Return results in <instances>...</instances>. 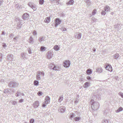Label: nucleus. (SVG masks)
<instances>
[{
  "label": "nucleus",
  "mask_w": 123,
  "mask_h": 123,
  "mask_svg": "<svg viewBox=\"0 0 123 123\" xmlns=\"http://www.w3.org/2000/svg\"><path fill=\"white\" fill-rule=\"evenodd\" d=\"M99 104L98 102H93L92 104L91 107L93 110H97L99 108Z\"/></svg>",
  "instance_id": "f257e3e1"
},
{
  "label": "nucleus",
  "mask_w": 123,
  "mask_h": 123,
  "mask_svg": "<svg viewBox=\"0 0 123 123\" xmlns=\"http://www.w3.org/2000/svg\"><path fill=\"white\" fill-rule=\"evenodd\" d=\"M42 92L40 91L38 92L37 93V94L39 96H41L42 95Z\"/></svg>",
  "instance_id": "8fccbe9b"
},
{
  "label": "nucleus",
  "mask_w": 123,
  "mask_h": 123,
  "mask_svg": "<svg viewBox=\"0 0 123 123\" xmlns=\"http://www.w3.org/2000/svg\"><path fill=\"white\" fill-rule=\"evenodd\" d=\"M21 6H20V5L18 4H16L15 6L16 8L18 9H19L20 8Z\"/></svg>",
  "instance_id": "72a5a7b5"
},
{
  "label": "nucleus",
  "mask_w": 123,
  "mask_h": 123,
  "mask_svg": "<svg viewBox=\"0 0 123 123\" xmlns=\"http://www.w3.org/2000/svg\"><path fill=\"white\" fill-rule=\"evenodd\" d=\"M123 110V108L122 107H120L116 111V112H118L122 111Z\"/></svg>",
  "instance_id": "bb28decb"
},
{
  "label": "nucleus",
  "mask_w": 123,
  "mask_h": 123,
  "mask_svg": "<svg viewBox=\"0 0 123 123\" xmlns=\"http://www.w3.org/2000/svg\"><path fill=\"white\" fill-rule=\"evenodd\" d=\"M2 54L1 53H0V62L1 61L2 59Z\"/></svg>",
  "instance_id": "3c124183"
},
{
  "label": "nucleus",
  "mask_w": 123,
  "mask_h": 123,
  "mask_svg": "<svg viewBox=\"0 0 123 123\" xmlns=\"http://www.w3.org/2000/svg\"><path fill=\"white\" fill-rule=\"evenodd\" d=\"M19 85V84L15 81H11L9 83V87L11 88H14L17 87Z\"/></svg>",
  "instance_id": "f03ea898"
},
{
  "label": "nucleus",
  "mask_w": 123,
  "mask_h": 123,
  "mask_svg": "<svg viewBox=\"0 0 123 123\" xmlns=\"http://www.w3.org/2000/svg\"><path fill=\"white\" fill-rule=\"evenodd\" d=\"M102 71V69L101 67H100L98 68H97L96 70L97 72H98L99 73H101Z\"/></svg>",
  "instance_id": "a878e982"
},
{
  "label": "nucleus",
  "mask_w": 123,
  "mask_h": 123,
  "mask_svg": "<svg viewBox=\"0 0 123 123\" xmlns=\"http://www.w3.org/2000/svg\"><path fill=\"white\" fill-rule=\"evenodd\" d=\"M2 2V1H0V6L1 5Z\"/></svg>",
  "instance_id": "052dcab7"
},
{
  "label": "nucleus",
  "mask_w": 123,
  "mask_h": 123,
  "mask_svg": "<svg viewBox=\"0 0 123 123\" xmlns=\"http://www.w3.org/2000/svg\"><path fill=\"white\" fill-rule=\"evenodd\" d=\"M29 16V15L27 13H25L22 16V18L23 19H25Z\"/></svg>",
  "instance_id": "2eb2a0df"
},
{
  "label": "nucleus",
  "mask_w": 123,
  "mask_h": 123,
  "mask_svg": "<svg viewBox=\"0 0 123 123\" xmlns=\"http://www.w3.org/2000/svg\"><path fill=\"white\" fill-rule=\"evenodd\" d=\"M28 5L34 11H35L37 9V6L36 5L34 4L33 3L31 2H29L28 4Z\"/></svg>",
  "instance_id": "39448f33"
},
{
  "label": "nucleus",
  "mask_w": 123,
  "mask_h": 123,
  "mask_svg": "<svg viewBox=\"0 0 123 123\" xmlns=\"http://www.w3.org/2000/svg\"><path fill=\"white\" fill-rule=\"evenodd\" d=\"M55 26L57 27L58 25L60 24L61 22V20L59 18H56L55 20Z\"/></svg>",
  "instance_id": "1a4fd4ad"
},
{
  "label": "nucleus",
  "mask_w": 123,
  "mask_h": 123,
  "mask_svg": "<svg viewBox=\"0 0 123 123\" xmlns=\"http://www.w3.org/2000/svg\"><path fill=\"white\" fill-rule=\"evenodd\" d=\"M86 79L88 80H91V78L90 76H87L86 77Z\"/></svg>",
  "instance_id": "4d7b16f0"
},
{
  "label": "nucleus",
  "mask_w": 123,
  "mask_h": 123,
  "mask_svg": "<svg viewBox=\"0 0 123 123\" xmlns=\"http://www.w3.org/2000/svg\"><path fill=\"white\" fill-rule=\"evenodd\" d=\"M21 95L24 96V94L23 93L21 92Z\"/></svg>",
  "instance_id": "680f3d73"
},
{
  "label": "nucleus",
  "mask_w": 123,
  "mask_h": 123,
  "mask_svg": "<svg viewBox=\"0 0 123 123\" xmlns=\"http://www.w3.org/2000/svg\"><path fill=\"white\" fill-rule=\"evenodd\" d=\"M22 24H21V23L19 22H18V23L17 25V29H19L22 26Z\"/></svg>",
  "instance_id": "5701e85b"
},
{
  "label": "nucleus",
  "mask_w": 123,
  "mask_h": 123,
  "mask_svg": "<svg viewBox=\"0 0 123 123\" xmlns=\"http://www.w3.org/2000/svg\"><path fill=\"white\" fill-rule=\"evenodd\" d=\"M34 122V120L33 119H31L30 121V123H33Z\"/></svg>",
  "instance_id": "a18cd8bd"
},
{
  "label": "nucleus",
  "mask_w": 123,
  "mask_h": 123,
  "mask_svg": "<svg viewBox=\"0 0 123 123\" xmlns=\"http://www.w3.org/2000/svg\"><path fill=\"white\" fill-rule=\"evenodd\" d=\"M50 18L49 17H46L44 20V22L47 23H49L50 21Z\"/></svg>",
  "instance_id": "6ab92c4d"
},
{
  "label": "nucleus",
  "mask_w": 123,
  "mask_h": 123,
  "mask_svg": "<svg viewBox=\"0 0 123 123\" xmlns=\"http://www.w3.org/2000/svg\"><path fill=\"white\" fill-rule=\"evenodd\" d=\"M45 47L43 46H42L41 47L40 49L42 51H43L45 50Z\"/></svg>",
  "instance_id": "58836bf2"
},
{
  "label": "nucleus",
  "mask_w": 123,
  "mask_h": 123,
  "mask_svg": "<svg viewBox=\"0 0 123 123\" xmlns=\"http://www.w3.org/2000/svg\"><path fill=\"white\" fill-rule=\"evenodd\" d=\"M60 47H59L58 45H55L53 47V49H54L56 51H58L60 49Z\"/></svg>",
  "instance_id": "4be33fe9"
},
{
  "label": "nucleus",
  "mask_w": 123,
  "mask_h": 123,
  "mask_svg": "<svg viewBox=\"0 0 123 123\" xmlns=\"http://www.w3.org/2000/svg\"><path fill=\"white\" fill-rule=\"evenodd\" d=\"M39 103L38 101L34 102L33 104V106L35 108H36L39 106Z\"/></svg>",
  "instance_id": "9b49d317"
},
{
  "label": "nucleus",
  "mask_w": 123,
  "mask_h": 123,
  "mask_svg": "<svg viewBox=\"0 0 123 123\" xmlns=\"http://www.w3.org/2000/svg\"><path fill=\"white\" fill-rule=\"evenodd\" d=\"M96 10L95 9H94L92 12V15H94L96 14Z\"/></svg>",
  "instance_id": "e433bc0d"
},
{
  "label": "nucleus",
  "mask_w": 123,
  "mask_h": 123,
  "mask_svg": "<svg viewBox=\"0 0 123 123\" xmlns=\"http://www.w3.org/2000/svg\"><path fill=\"white\" fill-rule=\"evenodd\" d=\"M21 92L19 91H18L15 95L17 97H18L21 95Z\"/></svg>",
  "instance_id": "c756f323"
},
{
  "label": "nucleus",
  "mask_w": 123,
  "mask_h": 123,
  "mask_svg": "<svg viewBox=\"0 0 123 123\" xmlns=\"http://www.w3.org/2000/svg\"><path fill=\"white\" fill-rule=\"evenodd\" d=\"M54 65L52 64H51L50 65H49V67L50 68V69H52V68L53 67Z\"/></svg>",
  "instance_id": "49530a36"
},
{
  "label": "nucleus",
  "mask_w": 123,
  "mask_h": 123,
  "mask_svg": "<svg viewBox=\"0 0 123 123\" xmlns=\"http://www.w3.org/2000/svg\"><path fill=\"white\" fill-rule=\"evenodd\" d=\"M93 51L95 52L96 51V49L95 48H93L92 49Z\"/></svg>",
  "instance_id": "bf43d9fd"
},
{
  "label": "nucleus",
  "mask_w": 123,
  "mask_h": 123,
  "mask_svg": "<svg viewBox=\"0 0 123 123\" xmlns=\"http://www.w3.org/2000/svg\"><path fill=\"white\" fill-rule=\"evenodd\" d=\"M70 63V61L68 60H66L63 63V66L66 68L69 67Z\"/></svg>",
  "instance_id": "423d86ee"
},
{
  "label": "nucleus",
  "mask_w": 123,
  "mask_h": 123,
  "mask_svg": "<svg viewBox=\"0 0 123 123\" xmlns=\"http://www.w3.org/2000/svg\"><path fill=\"white\" fill-rule=\"evenodd\" d=\"M81 118L79 117H76L74 118V119L75 121H78Z\"/></svg>",
  "instance_id": "7c9ffc66"
},
{
  "label": "nucleus",
  "mask_w": 123,
  "mask_h": 123,
  "mask_svg": "<svg viewBox=\"0 0 123 123\" xmlns=\"http://www.w3.org/2000/svg\"><path fill=\"white\" fill-rule=\"evenodd\" d=\"M2 45L3 47L4 48H6V45L5 43H3L2 44Z\"/></svg>",
  "instance_id": "09e8293b"
},
{
  "label": "nucleus",
  "mask_w": 123,
  "mask_h": 123,
  "mask_svg": "<svg viewBox=\"0 0 123 123\" xmlns=\"http://www.w3.org/2000/svg\"><path fill=\"white\" fill-rule=\"evenodd\" d=\"M121 26L119 25H115L114 28L117 30H118L120 29Z\"/></svg>",
  "instance_id": "a211bd4d"
},
{
  "label": "nucleus",
  "mask_w": 123,
  "mask_h": 123,
  "mask_svg": "<svg viewBox=\"0 0 123 123\" xmlns=\"http://www.w3.org/2000/svg\"><path fill=\"white\" fill-rule=\"evenodd\" d=\"M74 114L73 113H72L70 114V118L71 119L74 116Z\"/></svg>",
  "instance_id": "c9c22d12"
},
{
  "label": "nucleus",
  "mask_w": 123,
  "mask_h": 123,
  "mask_svg": "<svg viewBox=\"0 0 123 123\" xmlns=\"http://www.w3.org/2000/svg\"><path fill=\"white\" fill-rule=\"evenodd\" d=\"M111 14H112V13H112V12H111Z\"/></svg>",
  "instance_id": "338daca9"
},
{
  "label": "nucleus",
  "mask_w": 123,
  "mask_h": 123,
  "mask_svg": "<svg viewBox=\"0 0 123 123\" xmlns=\"http://www.w3.org/2000/svg\"><path fill=\"white\" fill-rule=\"evenodd\" d=\"M26 55L24 53H21V57L22 58L25 59L26 58Z\"/></svg>",
  "instance_id": "b1692460"
},
{
  "label": "nucleus",
  "mask_w": 123,
  "mask_h": 123,
  "mask_svg": "<svg viewBox=\"0 0 123 123\" xmlns=\"http://www.w3.org/2000/svg\"><path fill=\"white\" fill-rule=\"evenodd\" d=\"M18 37H14L13 39V41L15 42H16L17 41V39H18Z\"/></svg>",
  "instance_id": "a19ab883"
},
{
  "label": "nucleus",
  "mask_w": 123,
  "mask_h": 123,
  "mask_svg": "<svg viewBox=\"0 0 123 123\" xmlns=\"http://www.w3.org/2000/svg\"><path fill=\"white\" fill-rule=\"evenodd\" d=\"M11 102L12 103V104L14 105H16L17 104V103L16 101H11Z\"/></svg>",
  "instance_id": "f704fd0d"
},
{
  "label": "nucleus",
  "mask_w": 123,
  "mask_h": 123,
  "mask_svg": "<svg viewBox=\"0 0 123 123\" xmlns=\"http://www.w3.org/2000/svg\"><path fill=\"white\" fill-rule=\"evenodd\" d=\"M74 3V1L73 0H70L67 3L68 5H73Z\"/></svg>",
  "instance_id": "412c9836"
},
{
  "label": "nucleus",
  "mask_w": 123,
  "mask_h": 123,
  "mask_svg": "<svg viewBox=\"0 0 123 123\" xmlns=\"http://www.w3.org/2000/svg\"><path fill=\"white\" fill-rule=\"evenodd\" d=\"M39 2L40 4L42 5L43 4L44 2V0H39Z\"/></svg>",
  "instance_id": "4c0bfd02"
},
{
  "label": "nucleus",
  "mask_w": 123,
  "mask_h": 123,
  "mask_svg": "<svg viewBox=\"0 0 123 123\" xmlns=\"http://www.w3.org/2000/svg\"><path fill=\"white\" fill-rule=\"evenodd\" d=\"M106 67L105 68L106 70H108L110 72H111L112 71V67L111 65L108 64H106L105 65Z\"/></svg>",
  "instance_id": "0eeeda50"
},
{
  "label": "nucleus",
  "mask_w": 123,
  "mask_h": 123,
  "mask_svg": "<svg viewBox=\"0 0 123 123\" xmlns=\"http://www.w3.org/2000/svg\"><path fill=\"white\" fill-rule=\"evenodd\" d=\"M28 52L30 54H31V50L30 49H29L28 50Z\"/></svg>",
  "instance_id": "6e6d98bb"
},
{
  "label": "nucleus",
  "mask_w": 123,
  "mask_h": 123,
  "mask_svg": "<svg viewBox=\"0 0 123 123\" xmlns=\"http://www.w3.org/2000/svg\"><path fill=\"white\" fill-rule=\"evenodd\" d=\"M58 68L57 67H56V66L55 65H54L53 66V67L52 68V69H53L54 70H58Z\"/></svg>",
  "instance_id": "473e14b6"
},
{
  "label": "nucleus",
  "mask_w": 123,
  "mask_h": 123,
  "mask_svg": "<svg viewBox=\"0 0 123 123\" xmlns=\"http://www.w3.org/2000/svg\"><path fill=\"white\" fill-rule=\"evenodd\" d=\"M13 55L12 54H9L6 57L8 61H11L13 58Z\"/></svg>",
  "instance_id": "f8f14e48"
},
{
  "label": "nucleus",
  "mask_w": 123,
  "mask_h": 123,
  "mask_svg": "<svg viewBox=\"0 0 123 123\" xmlns=\"http://www.w3.org/2000/svg\"><path fill=\"white\" fill-rule=\"evenodd\" d=\"M85 1L87 3V5L89 6L90 5V0H85Z\"/></svg>",
  "instance_id": "ea45409f"
},
{
  "label": "nucleus",
  "mask_w": 123,
  "mask_h": 123,
  "mask_svg": "<svg viewBox=\"0 0 123 123\" xmlns=\"http://www.w3.org/2000/svg\"><path fill=\"white\" fill-rule=\"evenodd\" d=\"M92 16V14H90V15H89V16L90 17H91Z\"/></svg>",
  "instance_id": "0e129e2a"
},
{
  "label": "nucleus",
  "mask_w": 123,
  "mask_h": 123,
  "mask_svg": "<svg viewBox=\"0 0 123 123\" xmlns=\"http://www.w3.org/2000/svg\"><path fill=\"white\" fill-rule=\"evenodd\" d=\"M37 34V32L36 31H34L33 33V34L34 35H36Z\"/></svg>",
  "instance_id": "5fc2aeb1"
},
{
  "label": "nucleus",
  "mask_w": 123,
  "mask_h": 123,
  "mask_svg": "<svg viewBox=\"0 0 123 123\" xmlns=\"http://www.w3.org/2000/svg\"><path fill=\"white\" fill-rule=\"evenodd\" d=\"M19 103H22L23 102V99H20L19 100Z\"/></svg>",
  "instance_id": "13d9d810"
},
{
  "label": "nucleus",
  "mask_w": 123,
  "mask_h": 123,
  "mask_svg": "<svg viewBox=\"0 0 123 123\" xmlns=\"http://www.w3.org/2000/svg\"><path fill=\"white\" fill-rule=\"evenodd\" d=\"M92 72V70L91 69H87L86 70V73L88 75H90L91 74Z\"/></svg>",
  "instance_id": "aec40b11"
},
{
  "label": "nucleus",
  "mask_w": 123,
  "mask_h": 123,
  "mask_svg": "<svg viewBox=\"0 0 123 123\" xmlns=\"http://www.w3.org/2000/svg\"><path fill=\"white\" fill-rule=\"evenodd\" d=\"M113 57L115 59H117L119 58V55L117 53L115 54L114 55H113Z\"/></svg>",
  "instance_id": "f3484780"
},
{
  "label": "nucleus",
  "mask_w": 123,
  "mask_h": 123,
  "mask_svg": "<svg viewBox=\"0 0 123 123\" xmlns=\"http://www.w3.org/2000/svg\"><path fill=\"white\" fill-rule=\"evenodd\" d=\"M34 83L35 85L37 86L38 85L39 82L38 81L35 80L34 82Z\"/></svg>",
  "instance_id": "2f4dec72"
},
{
  "label": "nucleus",
  "mask_w": 123,
  "mask_h": 123,
  "mask_svg": "<svg viewBox=\"0 0 123 123\" xmlns=\"http://www.w3.org/2000/svg\"><path fill=\"white\" fill-rule=\"evenodd\" d=\"M14 36L13 34H11L9 35V37L10 38H12V37Z\"/></svg>",
  "instance_id": "864d4df0"
},
{
  "label": "nucleus",
  "mask_w": 123,
  "mask_h": 123,
  "mask_svg": "<svg viewBox=\"0 0 123 123\" xmlns=\"http://www.w3.org/2000/svg\"><path fill=\"white\" fill-rule=\"evenodd\" d=\"M47 58L49 59L52 57L53 54L50 52H48L47 53Z\"/></svg>",
  "instance_id": "ddd939ff"
},
{
  "label": "nucleus",
  "mask_w": 123,
  "mask_h": 123,
  "mask_svg": "<svg viewBox=\"0 0 123 123\" xmlns=\"http://www.w3.org/2000/svg\"><path fill=\"white\" fill-rule=\"evenodd\" d=\"M44 75V73L43 72L38 71L37 72V74L36 77L37 79L39 80H40L41 79V77L43 78Z\"/></svg>",
  "instance_id": "7ed1b4c3"
},
{
  "label": "nucleus",
  "mask_w": 123,
  "mask_h": 123,
  "mask_svg": "<svg viewBox=\"0 0 123 123\" xmlns=\"http://www.w3.org/2000/svg\"><path fill=\"white\" fill-rule=\"evenodd\" d=\"M119 94L120 96L122 97L123 98V93L122 92H120L119 93Z\"/></svg>",
  "instance_id": "603ef678"
},
{
  "label": "nucleus",
  "mask_w": 123,
  "mask_h": 123,
  "mask_svg": "<svg viewBox=\"0 0 123 123\" xmlns=\"http://www.w3.org/2000/svg\"><path fill=\"white\" fill-rule=\"evenodd\" d=\"M93 101V100H92L91 101V103H92V102Z\"/></svg>",
  "instance_id": "69168bd1"
},
{
  "label": "nucleus",
  "mask_w": 123,
  "mask_h": 123,
  "mask_svg": "<svg viewBox=\"0 0 123 123\" xmlns=\"http://www.w3.org/2000/svg\"><path fill=\"white\" fill-rule=\"evenodd\" d=\"M65 110V107L64 106H62L61 107H59V109L58 111L59 112H63Z\"/></svg>",
  "instance_id": "9d476101"
},
{
  "label": "nucleus",
  "mask_w": 123,
  "mask_h": 123,
  "mask_svg": "<svg viewBox=\"0 0 123 123\" xmlns=\"http://www.w3.org/2000/svg\"><path fill=\"white\" fill-rule=\"evenodd\" d=\"M106 11H102L101 13V15H105L106 13Z\"/></svg>",
  "instance_id": "c03bdc74"
},
{
  "label": "nucleus",
  "mask_w": 123,
  "mask_h": 123,
  "mask_svg": "<svg viewBox=\"0 0 123 123\" xmlns=\"http://www.w3.org/2000/svg\"><path fill=\"white\" fill-rule=\"evenodd\" d=\"M104 10L106 12H108L110 11V8L108 6H106L104 8Z\"/></svg>",
  "instance_id": "4468645a"
},
{
  "label": "nucleus",
  "mask_w": 123,
  "mask_h": 123,
  "mask_svg": "<svg viewBox=\"0 0 123 123\" xmlns=\"http://www.w3.org/2000/svg\"><path fill=\"white\" fill-rule=\"evenodd\" d=\"M2 34L3 35H5V34L4 33V32L3 31L2 32Z\"/></svg>",
  "instance_id": "e2e57ef3"
},
{
  "label": "nucleus",
  "mask_w": 123,
  "mask_h": 123,
  "mask_svg": "<svg viewBox=\"0 0 123 123\" xmlns=\"http://www.w3.org/2000/svg\"><path fill=\"white\" fill-rule=\"evenodd\" d=\"M108 121L106 119H105L102 121V123H108Z\"/></svg>",
  "instance_id": "37998d69"
},
{
  "label": "nucleus",
  "mask_w": 123,
  "mask_h": 123,
  "mask_svg": "<svg viewBox=\"0 0 123 123\" xmlns=\"http://www.w3.org/2000/svg\"><path fill=\"white\" fill-rule=\"evenodd\" d=\"M54 1L55 3H57V4L58 5L59 4V0H53Z\"/></svg>",
  "instance_id": "de8ad7c7"
},
{
  "label": "nucleus",
  "mask_w": 123,
  "mask_h": 123,
  "mask_svg": "<svg viewBox=\"0 0 123 123\" xmlns=\"http://www.w3.org/2000/svg\"><path fill=\"white\" fill-rule=\"evenodd\" d=\"M61 30H62V31H66L67 30L66 28L63 27H62L61 28Z\"/></svg>",
  "instance_id": "79ce46f5"
},
{
  "label": "nucleus",
  "mask_w": 123,
  "mask_h": 123,
  "mask_svg": "<svg viewBox=\"0 0 123 123\" xmlns=\"http://www.w3.org/2000/svg\"><path fill=\"white\" fill-rule=\"evenodd\" d=\"M63 98V95H61L60 96L59 98L58 102H60L62 100Z\"/></svg>",
  "instance_id": "c85d7f7f"
},
{
  "label": "nucleus",
  "mask_w": 123,
  "mask_h": 123,
  "mask_svg": "<svg viewBox=\"0 0 123 123\" xmlns=\"http://www.w3.org/2000/svg\"><path fill=\"white\" fill-rule=\"evenodd\" d=\"M38 40L39 42H41L43 41H44V37H40L39 38Z\"/></svg>",
  "instance_id": "cd10ccee"
},
{
  "label": "nucleus",
  "mask_w": 123,
  "mask_h": 123,
  "mask_svg": "<svg viewBox=\"0 0 123 123\" xmlns=\"http://www.w3.org/2000/svg\"><path fill=\"white\" fill-rule=\"evenodd\" d=\"M74 36L76 38L80 39L81 37V34L80 33L78 32L75 34Z\"/></svg>",
  "instance_id": "6e6552de"
},
{
  "label": "nucleus",
  "mask_w": 123,
  "mask_h": 123,
  "mask_svg": "<svg viewBox=\"0 0 123 123\" xmlns=\"http://www.w3.org/2000/svg\"><path fill=\"white\" fill-rule=\"evenodd\" d=\"M89 83L88 82H87L85 83L83 86V87L84 88H87L89 86Z\"/></svg>",
  "instance_id": "393cba45"
},
{
  "label": "nucleus",
  "mask_w": 123,
  "mask_h": 123,
  "mask_svg": "<svg viewBox=\"0 0 123 123\" xmlns=\"http://www.w3.org/2000/svg\"><path fill=\"white\" fill-rule=\"evenodd\" d=\"M44 100L45 101L42 105V106L43 107H45L46 105L49 103L50 100L49 97L48 96H46Z\"/></svg>",
  "instance_id": "20e7f679"
},
{
  "label": "nucleus",
  "mask_w": 123,
  "mask_h": 123,
  "mask_svg": "<svg viewBox=\"0 0 123 123\" xmlns=\"http://www.w3.org/2000/svg\"><path fill=\"white\" fill-rule=\"evenodd\" d=\"M34 42V41L33 37L31 36L29 39V43L32 44Z\"/></svg>",
  "instance_id": "dca6fc26"
}]
</instances>
